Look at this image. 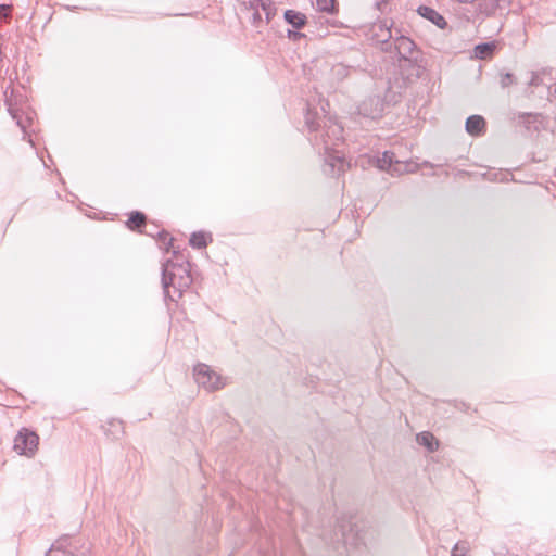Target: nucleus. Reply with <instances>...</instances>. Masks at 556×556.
I'll return each mask as SVG.
<instances>
[{"instance_id": "obj_16", "label": "nucleus", "mask_w": 556, "mask_h": 556, "mask_svg": "<svg viewBox=\"0 0 556 556\" xmlns=\"http://www.w3.org/2000/svg\"><path fill=\"white\" fill-rule=\"evenodd\" d=\"M417 442L425 446L429 452H434L439 447V442L430 432H421L417 434Z\"/></svg>"}, {"instance_id": "obj_28", "label": "nucleus", "mask_w": 556, "mask_h": 556, "mask_svg": "<svg viewBox=\"0 0 556 556\" xmlns=\"http://www.w3.org/2000/svg\"><path fill=\"white\" fill-rule=\"evenodd\" d=\"M538 76L533 75L530 85H536Z\"/></svg>"}, {"instance_id": "obj_24", "label": "nucleus", "mask_w": 556, "mask_h": 556, "mask_svg": "<svg viewBox=\"0 0 556 556\" xmlns=\"http://www.w3.org/2000/svg\"><path fill=\"white\" fill-rule=\"evenodd\" d=\"M287 36H288V38H289V39H291V40H298V39H300V38L304 37L305 35H304V34H302V33H300V31H298V30H290V29H289V30L287 31Z\"/></svg>"}, {"instance_id": "obj_23", "label": "nucleus", "mask_w": 556, "mask_h": 556, "mask_svg": "<svg viewBox=\"0 0 556 556\" xmlns=\"http://www.w3.org/2000/svg\"><path fill=\"white\" fill-rule=\"evenodd\" d=\"M339 530H340V532H341V535H342V540H343V542H344V543H348V541H349V535H348V533H346V526H345V523H344V521H343V520H342V521H340V523H339Z\"/></svg>"}, {"instance_id": "obj_15", "label": "nucleus", "mask_w": 556, "mask_h": 556, "mask_svg": "<svg viewBox=\"0 0 556 556\" xmlns=\"http://www.w3.org/2000/svg\"><path fill=\"white\" fill-rule=\"evenodd\" d=\"M358 67H361V66L359 65L358 66L345 65L343 63H338V64L333 65L331 68V76L337 81H342L350 75V73L352 71H356Z\"/></svg>"}, {"instance_id": "obj_10", "label": "nucleus", "mask_w": 556, "mask_h": 556, "mask_svg": "<svg viewBox=\"0 0 556 556\" xmlns=\"http://www.w3.org/2000/svg\"><path fill=\"white\" fill-rule=\"evenodd\" d=\"M465 129L471 136H481L485 131V119L481 115H470L466 119Z\"/></svg>"}, {"instance_id": "obj_18", "label": "nucleus", "mask_w": 556, "mask_h": 556, "mask_svg": "<svg viewBox=\"0 0 556 556\" xmlns=\"http://www.w3.org/2000/svg\"><path fill=\"white\" fill-rule=\"evenodd\" d=\"M208 241H207V237H206V233L203 232V231H197V232H193L189 239V244L193 248V249H204L206 248Z\"/></svg>"}, {"instance_id": "obj_9", "label": "nucleus", "mask_w": 556, "mask_h": 556, "mask_svg": "<svg viewBox=\"0 0 556 556\" xmlns=\"http://www.w3.org/2000/svg\"><path fill=\"white\" fill-rule=\"evenodd\" d=\"M417 12L420 16L429 20L441 29H444L447 26L445 18L439 12H437L434 9L430 7L420 5L417 9Z\"/></svg>"}, {"instance_id": "obj_22", "label": "nucleus", "mask_w": 556, "mask_h": 556, "mask_svg": "<svg viewBox=\"0 0 556 556\" xmlns=\"http://www.w3.org/2000/svg\"><path fill=\"white\" fill-rule=\"evenodd\" d=\"M467 548L465 546H462L459 543L455 544L451 556H465Z\"/></svg>"}, {"instance_id": "obj_12", "label": "nucleus", "mask_w": 556, "mask_h": 556, "mask_svg": "<svg viewBox=\"0 0 556 556\" xmlns=\"http://www.w3.org/2000/svg\"><path fill=\"white\" fill-rule=\"evenodd\" d=\"M285 20L288 24H290L295 29H301L306 24V16L294 10H287L283 14Z\"/></svg>"}, {"instance_id": "obj_8", "label": "nucleus", "mask_w": 556, "mask_h": 556, "mask_svg": "<svg viewBox=\"0 0 556 556\" xmlns=\"http://www.w3.org/2000/svg\"><path fill=\"white\" fill-rule=\"evenodd\" d=\"M543 118L541 113H529V112H519L515 116V121L522 125L528 131L534 130L539 131L540 127L536 125Z\"/></svg>"}, {"instance_id": "obj_29", "label": "nucleus", "mask_w": 556, "mask_h": 556, "mask_svg": "<svg viewBox=\"0 0 556 556\" xmlns=\"http://www.w3.org/2000/svg\"><path fill=\"white\" fill-rule=\"evenodd\" d=\"M112 425L115 426V427L122 428V422L121 421L113 422Z\"/></svg>"}, {"instance_id": "obj_1", "label": "nucleus", "mask_w": 556, "mask_h": 556, "mask_svg": "<svg viewBox=\"0 0 556 556\" xmlns=\"http://www.w3.org/2000/svg\"><path fill=\"white\" fill-rule=\"evenodd\" d=\"M321 111L326 112L324 105H321ZM304 118L309 132L314 134L309 140L318 153L324 155V173L329 176L343 173L348 163L337 149L342 140V126L332 117L326 114L320 115L317 111L314 112L309 104H307Z\"/></svg>"}, {"instance_id": "obj_25", "label": "nucleus", "mask_w": 556, "mask_h": 556, "mask_svg": "<svg viewBox=\"0 0 556 556\" xmlns=\"http://www.w3.org/2000/svg\"><path fill=\"white\" fill-rule=\"evenodd\" d=\"M159 238L160 240H162L163 242H166V240H168V245H172V242H173V238L169 237V233L166 232L165 230H162L159 232Z\"/></svg>"}, {"instance_id": "obj_20", "label": "nucleus", "mask_w": 556, "mask_h": 556, "mask_svg": "<svg viewBox=\"0 0 556 556\" xmlns=\"http://www.w3.org/2000/svg\"><path fill=\"white\" fill-rule=\"evenodd\" d=\"M8 111L13 119L16 121V124L21 127V129L25 132L26 125L23 123L21 115L18 114V111L14 109L10 103H8Z\"/></svg>"}, {"instance_id": "obj_6", "label": "nucleus", "mask_w": 556, "mask_h": 556, "mask_svg": "<svg viewBox=\"0 0 556 556\" xmlns=\"http://www.w3.org/2000/svg\"><path fill=\"white\" fill-rule=\"evenodd\" d=\"M39 437L26 428H23L14 439V451L20 455L33 456L37 451Z\"/></svg>"}, {"instance_id": "obj_11", "label": "nucleus", "mask_w": 556, "mask_h": 556, "mask_svg": "<svg viewBox=\"0 0 556 556\" xmlns=\"http://www.w3.org/2000/svg\"><path fill=\"white\" fill-rule=\"evenodd\" d=\"M393 163L400 165L397 161H394V153L391 151H384L380 157L377 159V166L382 170H389L391 174L400 173V169Z\"/></svg>"}, {"instance_id": "obj_7", "label": "nucleus", "mask_w": 556, "mask_h": 556, "mask_svg": "<svg viewBox=\"0 0 556 556\" xmlns=\"http://www.w3.org/2000/svg\"><path fill=\"white\" fill-rule=\"evenodd\" d=\"M384 104L380 97L371 96L366 98L358 106V112L364 117L377 119L381 117Z\"/></svg>"}, {"instance_id": "obj_3", "label": "nucleus", "mask_w": 556, "mask_h": 556, "mask_svg": "<svg viewBox=\"0 0 556 556\" xmlns=\"http://www.w3.org/2000/svg\"><path fill=\"white\" fill-rule=\"evenodd\" d=\"M389 38L381 40V49L387 52L394 50L399 55L400 67H407L410 70L409 76L419 77L420 66L418 65L419 51L416 43L406 36H397L393 39L390 29Z\"/></svg>"}, {"instance_id": "obj_17", "label": "nucleus", "mask_w": 556, "mask_h": 556, "mask_svg": "<svg viewBox=\"0 0 556 556\" xmlns=\"http://www.w3.org/2000/svg\"><path fill=\"white\" fill-rule=\"evenodd\" d=\"M147 217L142 212L134 211L129 214L126 225L131 230H140L146 225Z\"/></svg>"}, {"instance_id": "obj_2", "label": "nucleus", "mask_w": 556, "mask_h": 556, "mask_svg": "<svg viewBox=\"0 0 556 556\" xmlns=\"http://www.w3.org/2000/svg\"><path fill=\"white\" fill-rule=\"evenodd\" d=\"M190 263H175L170 260L162 264V288L165 300L176 302L191 286Z\"/></svg>"}, {"instance_id": "obj_21", "label": "nucleus", "mask_w": 556, "mask_h": 556, "mask_svg": "<svg viewBox=\"0 0 556 556\" xmlns=\"http://www.w3.org/2000/svg\"><path fill=\"white\" fill-rule=\"evenodd\" d=\"M516 83V78L511 73H504L501 75V86L507 88Z\"/></svg>"}, {"instance_id": "obj_26", "label": "nucleus", "mask_w": 556, "mask_h": 556, "mask_svg": "<svg viewBox=\"0 0 556 556\" xmlns=\"http://www.w3.org/2000/svg\"><path fill=\"white\" fill-rule=\"evenodd\" d=\"M11 7L7 4H0V17L7 18L10 14Z\"/></svg>"}, {"instance_id": "obj_27", "label": "nucleus", "mask_w": 556, "mask_h": 556, "mask_svg": "<svg viewBox=\"0 0 556 556\" xmlns=\"http://www.w3.org/2000/svg\"><path fill=\"white\" fill-rule=\"evenodd\" d=\"M253 14H252V21H253V24H256L257 22H261L262 21V15L260 13V11L257 10H253Z\"/></svg>"}, {"instance_id": "obj_5", "label": "nucleus", "mask_w": 556, "mask_h": 556, "mask_svg": "<svg viewBox=\"0 0 556 556\" xmlns=\"http://www.w3.org/2000/svg\"><path fill=\"white\" fill-rule=\"evenodd\" d=\"M194 380L199 387L207 391H216L224 387L222 377L206 364H198L193 368Z\"/></svg>"}, {"instance_id": "obj_19", "label": "nucleus", "mask_w": 556, "mask_h": 556, "mask_svg": "<svg viewBox=\"0 0 556 556\" xmlns=\"http://www.w3.org/2000/svg\"><path fill=\"white\" fill-rule=\"evenodd\" d=\"M337 0H316L317 10L328 14H333L338 11Z\"/></svg>"}, {"instance_id": "obj_14", "label": "nucleus", "mask_w": 556, "mask_h": 556, "mask_svg": "<svg viewBox=\"0 0 556 556\" xmlns=\"http://www.w3.org/2000/svg\"><path fill=\"white\" fill-rule=\"evenodd\" d=\"M495 48L496 46L493 41L478 43L473 48V55L476 59L486 60L493 55Z\"/></svg>"}, {"instance_id": "obj_30", "label": "nucleus", "mask_w": 556, "mask_h": 556, "mask_svg": "<svg viewBox=\"0 0 556 556\" xmlns=\"http://www.w3.org/2000/svg\"><path fill=\"white\" fill-rule=\"evenodd\" d=\"M350 531H353L352 525L349 522Z\"/></svg>"}, {"instance_id": "obj_4", "label": "nucleus", "mask_w": 556, "mask_h": 556, "mask_svg": "<svg viewBox=\"0 0 556 556\" xmlns=\"http://www.w3.org/2000/svg\"><path fill=\"white\" fill-rule=\"evenodd\" d=\"M90 552L89 543L66 535L58 539L46 556H90Z\"/></svg>"}, {"instance_id": "obj_13", "label": "nucleus", "mask_w": 556, "mask_h": 556, "mask_svg": "<svg viewBox=\"0 0 556 556\" xmlns=\"http://www.w3.org/2000/svg\"><path fill=\"white\" fill-rule=\"evenodd\" d=\"M249 4L252 10H262L265 13L267 23L275 15L276 9L270 0H249Z\"/></svg>"}]
</instances>
